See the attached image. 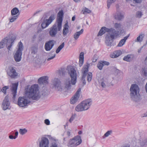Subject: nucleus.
<instances>
[{
  "mask_svg": "<svg viewBox=\"0 0 147 147\" xmlns=\"http://www.w3.org/2000/svg\"><path fill=\"white\" fill-rule=\"evenodd\" d=\"M7 74L12 78L16 77L18 75L14 68L11 66L9 67L7 71Z\"/></svg>",
  "mask_w": 147,
  "mask_h": 147,
  "instance_id": "dca6fc26",
  "label": "nucleus"
},
{
  "mask_svg": "<svg viewBox=\"0 0 147 147\" xmlns=\"http://www.w3.org/2000/svg\"><path fill=\"white\" fill-rule=\"evenodd\" d=\"M131 55H128L124 56L123 59L129 62L131 60Z\"/></svg>",
  "mask_w": 147,
  "mask_h": 147,
  "instance_id": "2f4dec72",
  "label": "nucleus"
},
{
  "mask_svg": "<svg viewBox=\"0 0 147 147\" xmlns=\"http://www.w3.org/2000/svg\"><path fill=\"white\" fill-rule=\"evenodd\" d=\"M83 52H81L80 54V57H83L84 58V57H83Z\"/></svg>",
  "mask_w": 147,
  "mask_h": 147,
  "instance_id": "69168bd1",
  "label": "nucleus"
},
{
  "mask_svg": "<svg viewBox=\"0 0 147 147\" xmlns=\"http://www.w3.org/2000/svg\"><path fill=\"white\" fill-rule=\"evenodd\" d=\"M19 10L18 9L16 8L15 7L13 8L11 11V15L12 16H14V15H18V16L19 15Z\"/></svg>",
  "mask_w": 147,
  "mask_h": 147,
  "instance_id": "c85d7f7f",
  "label": "nucleus"
},
{
  "mask_svg": "<svg viewBox=\"0 0 147 147\" xmlns=\"http://www.w3.org/2000/svg\"><path fill=\"white\" fill-rule=\"evenodd\" d=\"M14 40L15 38H14L9 39L8 37L4 38L0 42V49L3 48L5 45H6L7 46L10 43V45H9L7 47L8 49L10 50L11 47L13 44V42L14 41Z\"/></svg>",
  "mask_w": 147,
  "mask_h": 147,
  "instance_id": "423d86ee",
  "label": "nucleus"
},
{
  "mask_svg": "<svg viewBox=\"0 0 147 147\" xmlns=\"http://www.w3.org/2000/svg\"><path fill=\"white\" fill-rule=\"evenodd\" d=\"M30 102V100L26 97H20L18 100V104L20 107L25 108Z\"/></svg>",
  "mask_w": 147,
  "mask_h": 147,
  "instance_id": "9b49d317",
  "label": "nucleus"
},
{
  "mask_svg": "<svg viewBox=\"0 0 147 147\" xmlns=\"http://www.w3.org/2000/svg\"><path fill=\"white\" fill-rule=\"evenodd\" d=\"M130 91V96L131 100L136 103L139 102L141 100V98L139 93L140 88L138 85L136 84H131Z\"/></svg>",
  "mask_w": 147,
  "mask_h": 147,
  "instance_id": "7ed1b4c3",
  "label": "nucleus"
},
{
  "mask_svg": "<svg viewBox=\"0 0 147 147\" xmlns=\"http://www.w3.org/2000/svg\"><path fill=\"white\" fill-rule=\"evenodd\" d=\"M92 104L91 99L84 100L78 105L75 107V110L77 112H81L88 110Z\"/></svg>",
  "mask_w": 147,
  "mask_h": 147,
  "instance_id": "20e7f679",
  "label": "nucleus"
},
{
  "mask_svg": "<svg viewBox=\"0 0 147 147\" xmlns=\"http://www.w3.org/2000/svg\"><path fill=\"white\" fill-rule=\"evenodd\" d=\"M27 131V130L25 129H20L19 130V133L22 135L25 134Z\"/></svg>",
  "mask_w": 147,
  "mask_h": 147,
  "instance_id": "e433bc0d",
  "label": "nucleus"
},
{
  "mask_svg": "<svg viewBox=\"0 0 147 147\" xmlns=\"http://www.w3.org/2000/svg\"><path fill=\"white\" fill-rule=\"evenodd\" d=\"M144 36V34H141L140 35L137 37L136 39L135 40L136 42H142L143 40V38Z\"/></svg>",
  "mask_w": 147,
  "mask_h": 147,
  "instance_id": "c756f323",
  "label": "nucleus"
},
{
  "mask_svg": "<svg viewBox=\"0 0 147 147\" xmlns=\"http://www.w3.org/2000/svg\"><path fill=\"white\" fill-rule=\"evenodd\" d=\"M90 64L89 63H87L86 64L84 65L82 70V79L83 81V85H84L86 84V82L85 78L86 76L87 73H88V68Z\"/></svg>",
  "mask_w": 147,
  "mask_h": 147,
  "instance_id": "ddd939ff",
  "label": "nucleus"
},
{
  "mask_svg": "<svg viewBox=\"0 0 147 147\" xmlns=\"http://www.w3.org/2000/svg\"><path fill=\"white\" fill-rule=\"evenodd\" d=\"M84 12L89 13H91V11L88 8H85L84 9V12L83 13H84Z\"/></svg>",
  "mask_w": 147,
  "mask_h": 147,
  "instance_id": "8fccbe9b",
  "label": "nucleus"
},
{
  "mask_svg": "<svg viewBox=\"0 0 147 147\" xmlns=\"http://www.w3.org/2000/svg\"><path fill=\"white\" fill-rule=\"evenodd\" d=\"M63 15V10L60 11L58 13L57 23L58 24L59 26H60L61 25H62Z\"/></svg>",
  "mask_w": 147,
  "mask_h": 147,
  "instance_id": "4be33fe9",
  "label": "nucleus"
},
{
  "mask_svg": "<svg viewBox=\"0 0 147 147\" xmlns=\"http://www.w3.org/2000/svg\"><path fill=\"white\" fill-rule=\"evenodd\" d=\"M53 41V40H50L46 42L45 48L46 51H49L52 49L54 45Z\"/></svg>",
  "mask_w": 147,
  "mask_h": 147,
  "instance_id": "412c9836",
  "label": "nucleus"
},
{
  "mask_svg": "<svg viewBox=\"0 0 147 147\" xmlns=\"http://www.w3.org/2000/svg\"><path fill=\"white\" fill-rule=\"evenodd\" d=\"M45 123L47 125L50 124V121L48 119H46L45 120Z\"/></svg>",
  "mask_w": 147,
  "mask_h": 147,
  "instance_id": "603ef678",
  "label": "nucleus"
},
{
  "mask_svg": "<svg viewBox=\"0 0 147 147\" xmlns=\"http://www.w3.org/2000/svg\"><path fill=\"white\" fill-rule=\"evenodd\" d=\"M58 24L55 23L50 28L49 33L50 36L52 37H55L58 31H60L62 25L59 26Z\"/></svg>",
  "mask_w": 147,
  "mask_h": 147,
  "instance_id": "9d476101",
  "label": "nucleus"
},
{
  "mask_svg": "<svg viewBox=\"0 0 147 147\" xmlns=\"http://www.w3.org/2000/svg\"><path fill=\"white\" fill-rule=\"evenodd\" d=\"M134 1H135V2L137 3H140L142 0H133Z\"/></svg>",
  "mask_w": 147,
  "mask_h": 147,
  "instance_id": "13d9d810",
  "label": "nucleus"
},
{
  "mask_svg": "<svg viewBox=\"0 0 147 147\" xmlns=\"http://www.w3.org/2000/svg\"><path fill=\"white\" fill-rule=\"evenodd\" d=\"M79 62V66L81 67L82 66L84 63V58L83 57H80V58Z\"/></svg>",
  "mask_w": 147,
  "mask_h": 147,
  "instance_id": "a19ab883",
  "label": "nucleus"
},
{
  "mask_svg": "<svg viewBox=\"0 0 147 147\" xmlns=\"http://www.w3.org/2000/svg\"><path fill=\"white\" fill-rule=\"evenodd\" d=\"M48 78L47 76L41 77L38 80V83L41 85H46L48 84Z\"/></svg>",
  "mask_w": 147,
  "mask_h": 147,
  "instance_id": "aec40b11",
  "label": "nucleus"
},
{
  "mask_svg": "<svg viewBox=\"0 0 147 147\" xmlns=\"http://www.w3.org/2000/svg\"><path fill=\"white\" fill-rule=\"evenodd\" d=\"M47 94V91L45 89H43L42 92V94L43 96H45Z\"/></svg>",
  "mask_w": 147,
  "mask_h": 147,
  "instance_id": "09e8293b",
  "label": "nucleus"
},
{
  "mask_svg": "<svg viewBox=\"0 0 147 147\" xmlns=\"http://www.w3.org/2000/svg\"><path fill=\"white\" fill-rule=\"evenodd\" d=\"M87 75V80L88 82H90L91 80L92 74L91 72H89L88 74H86Z\"/></svg>",
  "mask_w": 147,
  "mask_h": 147,
  "instance_id": "72a5a7b5",
  "label": "nucleus"
},
{
  "mask_svg": "<svg viewBox=\"0 0 147 147\" xmlns=\"http://www.w3.org/2000/svg\"><path fill=\"white\" fill-rule=\"evenodd\" d=\"M119 35V32L115 30H113L112 32L108 33L106 37V40L105 41L106 45L109 46H112L113 40L115 37L118 36Z\"/></svg>",
  "mask_w": 147,
  "mask_h": 147,
  "instance_id": "39448f33",
  "label": "nucleus"
},
{
  "mask_svg": "<svg viewBox=\"0 0 147 147\" xmlns=\"http://www.w3.org/2000/svg\"><path fill=\"white\" fill-rule=\"evenodd\" d=\"M112 131H107L106 133H105L104 136L106 137H107L109 135H110L112 133Z\"/></svg>",
  "mask_w": 147,
  "mask_h": 147,
  "instance_id": "de8ad7c7",
  "label": "nucleus"
},
{
  "mask_svg": "<svg viewBox=\"0 0 147 147\" xmlns=\"http://www.w3.org/2000/svg\"><path fill=\"white\" fill-rule=\"evenodd\" d=\"M76 117V114H74V115H72L70 119L69 120V121L71 123V122L74 119H75Z\"/></svg>",
  "mask_w": 147,
  "mask_h": 147,
  "instance_id": "79ce46f5",
  "label": "nucleus"
},
{
  "mask_svg": "<svg viewBox=\"0 0 147 147\" xmlns=\"http://www.w3.org/2000/svg\"><path fill=\"white\" fill-rule=\"evenodd\" d=\"M143 14L140 11H138L136 13V15L137 18H140L142 16Z\"/></svg>",
  "mask_w": 147,
  "mask_h": 147,
  "instance_id": "37998d69",
  "label": "nucleus"
},
{
  "mask_svg": "<svg viewBox=\"0 0 147 147\" xmlns=\"http://www.w3.org/2000/svg\"><path fill=\"white\" fill-rule=\"evenodd\" d=\"M69 26L68 22H66L63 26V34L64 36H65L69 32Z\"/></svg>",
  "mask_w": 147,
  "mask_h": 147,
  "instance_id": "393cba45",
  "label": "nucleus"
},
{
  "mask_svg": "<svg viewBox=\"0 0 147 147\" xmlns=\"http://www.w3.org/2000/svg\"><path fill=\"white\" fill-rule=\"evenodd\" d=\"M113 30H115L112 28L109 29L105 27H103L100 30L98 36H102L103 34L105 33L106 32H108V33H110V32H112Z\"/></svg>",
  "mask_w": 147,
  "mask_h": 147,
  "instance_id": "6ab92c4d",
  "label": "nucleus"
},
{
  "mask_svg": "<svg viewBox=\"0 0 147 147\" xmlns=\"http://www.w3.org/2000/svg\"><path fill=\"white\" fill-rule=\"evenodd\" d=\"M102 62L103 66L104 65H109V63L108 62L105 61H102Z\"/></svg>",
  "mask_w": 147,
  "mask_h": 147,
  "instance_id": "3c124183",
  "label": "nucleus"
},
{
  "mask_svg": "<svg viewBox=\"0 0 147 147\" xmlns=\"http://www.w3.org/2000/svg\"><path fill=\"white\" fill-rule=\"evenodd\" d=\"M145 90L146 93H147V82L145 85Z\"/></svg>",
  "mask_w": 147,
  "mask_h": 147,
  "instance_id": "774afa93",
  "label": "nucleus"
},
{
  "mask_svg": "<svg viewBox=\"0 0 147 147\" xmlns=\"http://www.w3.org/2000/svg\"><path fill=\"white\" fill-rule=\"evenodd\" d=\"M9 138L10 139H15L14 138V136H13L12 135H10L9 136Z\"/></svg>",
  "mask_w": 147,
  "mask_h": 147,
  "instance_id": "bf43d9fd",
  "label": "nucleus"
},
{
  "mask_svg": "<svg viewBox=\"0 0 147 147\" xmlns=\"http://www.w3.org/2000/svg\"><path fill=\"white\" fill-rule=\"evenodd\" d=\"M124 13L122 11H117L114 15V18L119 21L121 20L124 18Z\"/></svg>",
  "mask_w": 147,
  "mask_h": 147,
  "instance_id": "f3484780",
  "label": "nucleus"
},
{
  "mask_svg": "<svg viewBox=\"0 0 147 147\" xmlns=\"http://www.w3.org/2000/svg\"><path fill=\"white\" fill-rule=\"evenodd\" d=\"M25 92L26 96L30 99L36 100L40 98L38 84L33 85L30 88L26 89Z\"/></svg>",
  "mask_w": 147,
  "mask_h": 147,
  "instance_id": "f03ea898",
  "label": "nucleus"
},
{
  "mask_svg": "<svg viewBox=\"0 0 147 147\" xmlns=\"http://www.w3.org/2000/svg\"><path fill=\"white\" fill-rule=\"evenodd\" d=\"M9 86H5L3 87L1 89V91L4 94H6V90L7 89L9 88Z\"/></svg>",
  "mask_w": 147,
  "mask_h": 147,
  "instance_id": "c9c22d12",
  "label": "nucleus"
},
{
  "mask_svg": "<svg viewBox=\"0 0 147 147\" xmlns=\"http://www.w3.org/2000/svg\"><path fill=\"white\" fill-rule=\"evenodd\" d=\"M121 54V52L120 50H117L115 51L112 54L111 57L113 58L117 57Z\"/></svg>",
  "mask_w": 147,
  "mask_h": 147,
  "instance_id": "bb28decb",
  "label": "nucleus"
},
{
  "mask_svg": "<svg viewBox=\"0 0 147 147\" xmlns=\"http://www.w3.org/2000/svg\"><path fill=\"white\" fill-rule=\"evenodd\" d=\"M55 18V15H52L50 16L48 19L44 20L41 24L42 28L44 29L48 27L54 20Z\"/></svg>",
  "mask_w": 147,
  "mask_h": 147,
  "instance_id": "f8f14e48",
  "label": "nucleus"
},
{
  "mask_svg": "<svg viewBox=\"0 0 147 147\" xmlns=\"http://www.w3.org/2000/svg\"><path fill=\"white\" fill-rule=\"evenodd\" d=\"M146 45H144L143 46H142L138 50V52L139 53H140L141 52V51L142 49L143 48V47Z\"/></svg>",
  "mask_w": 147,
  "mask_h": 147,
  "instance_id": "5fc2aeb1",
  "label": "nucleus"
},
{
  "mask_svg": "<svg viewBox=\"0 0 147 147\" xmlns=\"http://www.w3.org/2000/svg\"><path fill=\"white\" fill-rule=\"evenodd\" d=\"M49 141L46 138L42 137L41 141L39 142V147H49Z\"/></svg>",
  "mask_w": 147,
  "mask_h": 147,
  "instance_id": "a211bd4d",
  "label": "nucleus"
},
{
  "mask_svg": "<svg viewBox=\"0 0 147 147\" xmlns=\"http://www.w3.org/2000/svg\"><path fill=\"white\" fill-rule=\"evenodd\" d=\"M18 85V83H14L12 84V92L13 98H14L16 97Z\"/></svg>",
  "mask_w": 147,
  "mask_h": 147,
  "instance_id": "b1692460",
  "label": "nucleus"
},
{
  "mask_svg": "<svg viewBox=\"0 0 147 147\" xmlns=\"http://www.w3.org/2000/svg\"><path fill=\"white\" fill-rule=\"evenodd\" d=\"M67 134L68 136L69 137L70 135V132L69 131H68L67 132Z\"/></svg>",
  "mask_w": 147,
  "mask_h": 147,
  "instance_id": "e2e57ef3",
  "label": "nucleus"
},
{
  "mask_svg": "<svg viewBox=\"0 0 147 147\" xmlns=\"http://www.w3.org/2000/svg\"><path fill=\"white\" fill-rule=\"evenodd\" d=\"M121 26V24L120 23H115L114 24V27L116 29L120 28Z\"/></svg>",
  "mask_w": 147,
  "mask_h": 147,
  "instance_id": "c03bdc74",
  "label": "nucleus"
},
{
  "mask_svg": "<svg viewBox=\"0 0 147 147\" xmlns=\"http://www.w3.org/2000/svg\"><path fill=\"white\" fill-rule=\"evenodd\" d=\"M68 72L71 78V81L69 79L65 81L63 88L67 90L71 88V85H74L76 82L77 74L76 71L74 67L72 66H68L67 67Z\"/></svg>",
  "mask_w": 147,
  "mask_h": 147,
  "instance_id": "f257e3e1",
  "label": "nucleus"
},
{
  "mask_svg": "<svg viewBox=\"0 0 147 147\" xmlns=\"http://www.w3.org/2000/svg\"><path fill=\"white\" fill-rule=\"evenodd\" d=\"M51 147H58L57 145L55 143H53L52 144Z\"/></svg>",
  "mask_w": 147,
  "mask_h": 147,
  "instance_id": "6e6d98bb",
  "label": "nucleus"
},
{
  "mask_svg": "<svg viewBox=\"0 0 147 147\" xmlns=\"http://www.w3.org/2000/svg\"><path fill=\"white\" fill-rule=\"evenodd\" d=\"M53 52H52V51L50 53H49V55L48 56V57H51V56L52 55V54H52V53Z\"/></svg>",
  "mask_w": 147,
  "mask_h": 147,
  "instance_id": "0e129e2a",
  "label": "nucleus"
},
{
  "mask_svg": "<svg viewBox=\"0 0 147 147\" xmlns=\"http://www.w3.org/2000/svg\"><path fill=\"white\" fill-rule=\"evenodd\" d=\"M144 75L146 76H147V70H144Z\"/></svg>",
  "mask_w": 147,
  "mask_h": 147,
  "instance_id": "052dcab7",
  "label": "nucleus"
},
{
  "mask_svg": "<svg viewBox=\"0 0 147 147\" xmlns=\"http://www.w3.org/2000/svg\"><path fill=\"white\" fill-rule=\"evenodd\" d=\"M116 0H108L107 6L108 8H109L111 5L114 3Z\"/></svg>",
  "mask_w": 147,
  "mask_h": 147,
  "instance_id": "4c0bfd02",
  "label": "nucleus"
},
{
  "mask_svg": "<svg viewBox=\"0 0 147 147\" xmlns=\"http://www.w3.org/2000/svg\"><path fill=\"white\" fill-rule=\"evenodd\" d=\"M125 42V41L122 39L119 41L117 46L118 47H121L124 44Z\"/></svg>",
  "mask_w": 147,
  "mask_h": 147,
  "instance_id": "58836bf2",
  "label": "nucleus"
},
{
  "mask_svg": "<svg viewBox=\"0 0 147 147\" xmlns=\"http://www.w3.org/2000/svg\"><path fill=\"white\" fill-rule=\"evenodd\" d=\"M51 86L53 89L58 91H61L63 89L61 81L59 78H55L51 80Z\"/></svg>",
  "mask_w": 147,
  "mask_h": 147,
  "instance_id": "6e6552de",
  "label": "nucleus"
},
{
  "mask_svg": "<svg viewBox=\"0 0 147 147\" xmlns=\"http://www.w3.org/2000/svg\"><path fill=\"white\" fill-rule=\"evenodd\" d=\"M65 45L64 42H63L61 45H59L56 50V52L57 53H58L64 47Z\"/></svg>",
  "mask_w": 147,
  "mask_h": 147,
  "instance_id": "7c9ffc66",
  "label": "nucleus"
},
{
  "mask_svg": "<svg viewBox=\"0 0 147 147\" xmlns=\"http://www.w3.org/2000/svg\"><path fill=\"white\" fill-rule=\"evenodd\" d=\"M81 137L79 136L70 139L67 144L68 147H75L80 144L82 142Z\"/></svg>",
  "mask_w": 147,
  "mask_h": 147,
  "instance_id": "0eeeda50",
  "label": "nucleus"
},
{
  "mask_svg": "<svg viewBox=\"0 0 147 147\" xmlns=\"http://www.w3.org/2000/svg\"><path fill=\"white\" fill-rule=\"evenodd\" d=\"M56 55L55 53L52 54V55L51 57H48L47 59V61H49L50 60L53 59L55 57Z\"/></svg>",
  "mask_w": 147,
  "mask_h": 147,
  "instance_id": "49530a36",
  "label": "nucleus"
},
{
  "mask_svg": "<svg viewBox=\"0 0 147 147\" xmlns=\"http://www.w3.org/2000/svg\"><path fill=\"white\" fill-rule=\"evenodd\" d=\"M81 89L79 88L76 92L74 95L71 98L70 103L71 104H74L78 100L80 96Z\"/></svg>",
  "mask_w": 147,
  "mask_h": 147,
  "instance_id": "4468645a",
  "label": "nucleus"
},
{
  "mask_svg": "<svg viewBox=\"0 0 147 147\" xmlns=\"http://www.w3.org/2000/svg\"><path fill=\"white\" fill-rule=\"evenodd\" d=\"M147 141L146 140H140V144L141 147H144L146 145Z\"/></svg>",
  "mask_w": 147,
  "mask_h": 147,
  "instance_id": "473e14b6",
  "label": "nucleus"
},
{
  "mask_svg": "<svg viewBox=\"0 0 147 147\" xmlns=\"http://www.w3.org/2000/svg\"><path fill=\"white\" fill-rule=\"evenodd\" d=\"M97 58L95 56H94L92 59V62H95L97 61Z\"/></svg>",
  "mask_w": 147,
  "mask_h": 147,
  "instance_id": "864d4df0",
  "label": "nucleus"
},
{
  "mask_svg": "<svg viewBox=\"0 0 147 147\" xmlns=\"http://www.w3.org/2000/svg\"><path fill=\"white\" fill-rule=\"evenodd\" d=\"M83 29H82L80 31L77 32L75 33L74 34V38L75 39H77L80 35L83 33Z\"/></svg>",
  "mask_w": 147,
  "mask_h": 147,
  "instance_id": "cd10ccee",
  "label": "nucleus"
},
{
  "mask_svg": "<svg viewBox=\"0 0 147 147\" xmlns=\"http://www.w3.org/2000/svg\"><path fill=\"white\" fill-rule=\"evenodd\" d=\"M100 82L102 87L103 88H105L108 83V79L106 77H104L101 79Z\"/></svg>",
  "mask_w": 147,
  "mask_h": 147,
  "instance_id": "5701e85b",
  "label": "nucleus"
},
{
  "mask_svg": "<svg viewBox=\"0 0 147 147\" xmlns=\"http://www.w3.org/2000/svg\"><path fill=\"white\" fill-rule=\"evenodd\" d=\"M10 103L8 99V97L6 96L4 98L2 104V107L3 110L9 109Z\"/></svg>",
  "mask_w": 147,
  "mask_h": 147,
  "instance_id": "2eb2a0df",
  "label": "nucleus"
},
{
  "mask_svg": "<svg viewBox=\"0 0 147 147\" xmlns=\"http://www.w3.org/2000/svg\"><path fill=\"white\" fill-rule=\"evenodd\" d=\"M18 45V49L14 56L15 60L16 62H19L20 61L22 51L23 49V44L21 42H19Z\"/></svg>",
  "mask_w": 147,
  "mask_h": 147,
  "instance_id": "1a4fd4ad",
  "label": "nucleus"
},
{
  "mask_svg": "<svg viewBox=\"0 0 147 147\" xmlns=\"http://www.w3.org/2000/svg\"><path fill=\"white\" fill-rule=\"evenodd\" d=\"M38 47L35 46H33L30 47V51L31 55L34 56V55L36 54L38 52Z\"/></svg>",
  "mask_w": 147,
  "mask_h": 147,
  "instance_id": "a878e982",
  "label": "nucleus"
},
{
  "mask_svg": "<svg viewBox=\"0 0 147 147\" xmlns=\"http://www.w3.org/2000/svg\"><path fill=\"white\" fill-rule=\"evenodd\" d=\"M15 136H14V138H16L18 135V131H16L15 133Z\"/></svg>",
  "mask_w": 147,
  "mask_h": 147,
  "instance_id": "680f3d73",
  "label": "nucleus"
},
{
  "mask_svg": "<svg viewBox=\"0 0 147 147\" xmlns=\"http://www.w3.org/2000/svg\"><path fill=\"white\" fill-rule=\"evenodd\" d=\"M102 61H99L97 64V67L100 70H101L103 66Z\"/></svg>",
  "mask_w": 147,
  "mask_h": 147,
  "instance_id": "f704fd0d",
  "label": "nucleus"
},
{
  "mask_svg": "<svg viewBox=\"0 0 147 147\" xmlns=\"http://www.w3.org/2000/svg\"><path fill=\"white\" fill-rule=\"evenodd\" d=\"M58 73L60 75L63 76L65 74L64 69H61L58 71Z\"/></svg>",
  "mask_w": 147,
  "mask_h": 147,
  "instance_id": "a18cd8bd",
  "label": "nucleus"
},
{
  "mask_svg": "<svg viewBox=\"0 0 147 147\" xmlns=\"http://www.w3.org/2000/svg\"><path fill=\"white\" fill-rule=\"evenodd\" d=\"M75 18L76 17L75 16H73L72 18V21H74L75 20Z\"/></svg>",
  "mask_w": 147,
  "mask_h": 147,
  "instance_id": "338daca9",
  "label": "nucleus"
},
{
  "mask_svg": "<svg viewBox=\"0 0 147 147\" xmlns=\"http://www.w3.org/2000/svg\"><path fill=\"white\" fill-rule=\"evenodd\" d=\"M130 35V34H129L127 36H125L124 38V39H123L125 41V42H126V40L129 37Z\"/></svg>",
  "mask_w": 147,
  "mask_h": 147,
  "instance_id": "4d7b16f0",
  "label": "nucleus"
},
{
  "mask_svg": "<svg viewBox=\"0 0 147 147\" xmlns=\"http://www.w3.org/2000/svg\"><path fill=\"white\" fill-rule=\"evenodd\" d=\"M18 15H16L14 16H12L10 19V22H14L18 18Z\"/></svg>",
  "mask_w": 147,
  "mask_h": 147,
  "instance_id": "ea45409f",
  "label": "nucleus"
}]
</instances>
